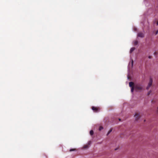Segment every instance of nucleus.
Here are the masks:
<instances>
[{
    "instance_id": "1",
    "label": "nucleus",
    "mask_w": 158,
    "mask_h": 158,
    "mask_svg": "<svg viewBox=\"0 0 158 158\" xmlns=\"http://www.w3.org/2000/svg\"><path fill=\"white\" fill-rule=\"evenodd\" d=\"M134 88V89L136 91L141 90L143 89V87L139 84H135Z\"/></svg>"
},
{
    "instance_id": "2",
    "label": "nucleus",
    "mask_w": 158,
    "mask_h": 158,
    "mask_svg": "<svg viewBox=\"0 0 158 158\" xmlns=\"http://www.w3.org/2000/svg\"><path fill=\"white\" fill-rule=\"evenodd\" d=\"M134 85L135 84H134V83L132 82H130L129 83V86L131 87V92H133L134 90Z\"/></svg>"
},
{
    "instance_id": "3",
    "label": "nucleus",
    "mask_w": 158,
    "mask_h": 158,
    "mask_svg": "<svg viewBox=\"0 0 158 158\" xmlns=\"http://www.w3.org/2000/svg\"><path fill=\"white\" fill-rule=\"evenodd\" d=\"M152 78H150V81L148 84V86L147 87V89H148L149 87L152 85Z\"/></svg>"
},
{
    "instance_id": "4",
    "label": "nucleus",
    "mask_w": 158,
    "mask_h": 158,
    "mask_svg": "<svg viewBox=\"0 0 158 158\" xmlns=\"http://www.w3.org/2000/svg\"><path fill=\"white\" fill-rule=\"evenodd\" d=\"M92 109L95 112H98L99 110V108L94 106L92 107Z\"/></svg>"
},
{
    "instance_id": "5",
    "label": "nucleus",
    "mask_w": 158,
    "mask_h": 158,
    "mask_svg": "<svg viewBox=\"0 0 158 158\" xmlns=\"http://www.w3.org/2000/svg\"><path fill=\"white\" fill-rule=\"evenodd\" d=\"M138 36L141 38L144 37V34L142 32H139L138 34Z\"/></svg>"
},
{
    "instance_id": "6",
    "label": "nucleus",
    "mask_w": 158,
    "mask_h": 158,
    "mask_svg": "<svg viewBox=\"0 0 158 158\" xmlns=\"http://www.w3.org/2000/svg\"><path fill=\"white\" fill-rule=\"evenodd\" d=\"M91 141H89L88 142V143L87 144L84 146V147H83L84 148H88L89 147V145L91 144Z\"/></svg>"
},
{
    "instance_id": "7",
    "label": "nucleus",
    "mask_w": 158,
    "mask_h": 158,
    "mask_svg": "<svg viewBox=\"0 0 158 158\" xmlns=\"http://www.w3.org/2000/svg\"><path fill=\"white\" fill-rule=\"evenodd\" d=\"M134 116L136 120H138L140 118V115L139 114H136Z\"/></svg>"
},
{
    "instance_id": "8",
    "label": "nucleus",
    "mask_w": 158,
    "mask_h": 158,
    "mask_svg": "<svg viewBox=\"0 0 158 158\" xmlns=\"http://www.w3.org/2000/svg\"><path fill=\"white\" fill-rule=\"evenodd\" d=\"M135 49V48L134 47L131 48L130 50V52L131 53Z\"/></svg>"
},
{
    "instance_id": "9",
    "label": "nucleus",
    "mask_w": 158,
    "mask_h": 158,
    "mask_svg": "<svg viewBox=\"0 0 158 158\" xmlns=\"http://www.w3.org/2000/svg\"><path fill=\"white\" fill-rule=\"evenodd\" d=\"M154 24L156 23V24L157 25H158V20L157 19L155 20L154 21Z\"/></svg>"
},
{
    "instance_id": "10",
    "label": "nucleus",
    "mask_w": 158,
    "mask_h": 158,
    "mask_svg": "<svg viewBox=\"0 0 158 158\" xmlns=\"http://www.w3.org/2000/svg\"><path fill=\"white\" fill-rule=\"evenodd\" d=\"M90 134L91 135H92L93 134H94V131L93 130H91L90 131Z\"/></svg>"
},
{
    "instance_id": "11",
    "label": "nucleus",
    "mask_w": 158,
    "mask_h": 158,
    "mask_svg": "<svg viewBox=\"0 0 158 158\" xmlns=\"http://www.w3.org/2000/svg\"><path fill=\"white\" fill-rule=\"evenodd\" d=\"M138 44V41H135L134 42V44L135 45H137Z\"/></svg>"
},
{
    "instance_id": "12",
    "label": "nucleus",
    "mask_w": 158,
    "mask_h": 158,
    "mask_svg": "<svg viewBox=\"0 0 158 158\" xmlns=\"http://www.w3.org/2000/svg\"><path fill=\"white\" fill-rule=\"evenodd\" d=\"M112 131V129H110L109 131L108 132L107 135H108Z\"/></svg>"
},
{
    "instance_id": "13",
    "label": "nucleus",
    "mask_w": 158,
    "mask_h": 158,
    "mask_svg": "<svg viewBox=\"0 0 158 158\" xmlns=\"http://www.w3.org/2000/svg\"><path fill=\"white\" fill-rule=\"evenodd\" d=\"M75 149H71L70 150V152H72L75 150Z\"/></svg>"
},
{
    "instance_id": "14",
    "label": "nucleus",
    "mask_w": 158,
    "mask_h": 158,
    "mask_svg": "<svg viewBox=\"0 0 158 158\" xmlns=\"http://www.w3.org/2000/svg\"><path fill=\"white\" fill-rule=\"evenodd\" d=\"M103 129V127H100L99 128V130L100 131H101V130H102V129Z\"/></svg>"
},
{
    "instance_id": "15",
    "label": "nucleus",
    "mask_w": 158,
    "mask_h": 158,
    "mask_svg": "<svg viewBox=\"0 0 158 158\" xmlns=\"http://www.w3.org/2000/svg\"><path fill=\"white\" fill-rule=\"evenodd\" d=\"M158 33V30H157L155 32V35H156Z\"/></svg>"
},
{
    "instance_id": "16",
    "label": "nucleus",
    "mask_w": 158,
    "mask_h": 158,
    "mask_svg": "<svg viewBox=\"0 0 158 158\" xmlns=\"http://www.w3.org/2000/svg\"><path fill=\"white\" fill-rule=\"evenodd\" d=\"M133 60H132V62H131L132 66H133Z\"/></svg>"
},
{
    "instance_id": "17",
    "label": "nucleus",
    "mask_w": 158,
    "mask_h": 158,
    "mask_svg": "<svg viewBox=\"0 0 158 158\" xmlns=\"http://www.w3.org/2000/svg\"><path fill=\"white\" fill-rule=\"evenodd\" d=\"M148 58L149 59H151L152 58V56H148Z\"/></svg>"
},
{
    "instance_id": "18",
    "label": "nucleus",
    "mask_w": 158,
    "mask_h": 158,
    "mask_svg": "<svg viewBox=\"0 0 158 158\" xmlns=\"http://www.w3.org/2000/svg\"><path fill=\"white\" fill-rule=\"evenodd\" d=\"M157 54V52H155L154 53V54L155 55H156V54Z\"/></svg>"
},
{
    "instance_id": "19",
    "label": "nucleus",
    "mask_w": 158,
    "mask_h": 158,
    "mask_svg": "<svg viewBox=\"0 0 158 158\" xmlns=\"http://www.w3.org/2000/svg\"><path fill=\"white\" fill-rule=\"evenodd\" d=\"M150 93H151L150 91L149 92H148V95H149L150 94Z\"/></svg>"
},
{
    "instance_id": "20",
    "label": "nucleus",
    "mask_w": 158,
    "mask_h": 158,
    "mask_svg": "<svg viewBox=\"0 0 158 158\" xmlns=\"http://www.w3.org/2000/svg\"><path fill=\"white\" fill-rule=\"evenodd\" d=\"M119 121H120V120H121V119H120V118H119Z\"/></svg>"
}]
</instances>
